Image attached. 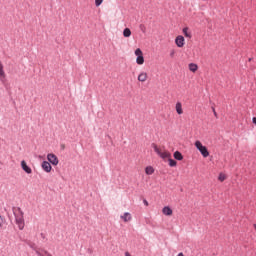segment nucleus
Here are the masks:
<instances>
[{
  "mask_svg": "<svg viewBox=\"0 0 256 256\" xmlns=\"http://www.w3.org/2000/svg\"><path fill=\"white\" fill-rule=\"evenodd\" d=\"M12 211L15 217L16 225H18L20 231H23V229H25V218L23 217V210H21L19 207H13Z\"/></svg>",
  "mask_w": 256,
  "mask_h": 256,
  "instance_id": "1",
  "label": "nucleus"
},
{
  "mask_svg": "<svg viewBox=\"0 0 256 256\" xmlns=\"http://www.w3.org/2000/svg\"><path fill=\"white\" fill-rule=\"evenodd\" d=\"M195 147L201 153L202 157H209V150L206 148V146H203V143H201V141L197 140L195 142Z\"/></svg>",
  "mask_w": 256,
  "mask_h": 256,
  "instance_id": "2",
  "label": "nucleus"
},
{
  "mask_svg": "<svg viewBox=\"0 0 256 256\" xmlns=\"http://www.w3.org/2000/svg\"><path fill=\"white\" fill-rule=\"evenodd\" d=\"M152 147H153L155 153H157V155H159V157H161V159H170L171 158V154L167 151L166 152H161L159 147H157V144L152 143Z\"/></svg>",
  "mask_w": 256,
  "mask_h": 256,
  "instance_id": "3",
  "label": "nucleus"
},
{
  "mask_svg": "<svg viewBox=\"0 0 256 256\" xmlns=\"http://www.w3.org/2000/svg\"><path fill=\"white\" fill-rule=\"evenodd\" d=\"M47 160L50 165H54V167H57L59 165V158H57V155L50 153L47 155Z\"/></svg>",
  "mask_w": 256,
  "mask_h": 256,
  "instance_id": "4",
  "label": "nucleus"
},
{
  "mask_svg": "<svg viewBox=\"0 0 256 256\" xmlns=\"http://www.w3.org/2000/svg\"><path fill=\"white\" fill-rule=\"evenodd\" d=\"M175 43L177 45V47L181 48V47H185V37H183V35H179L175 38Z\"/></svg>",
  "mask_w": 256,
  "mask_h": 256,
  "instance_id": "5",
  "label": "nucleus"
},
{
  "mask_svg": "<svg viewBox=\"0 0 256 256\" xmlns=\"http://www.w3.org/2000/svg\"><path fill=\"white\" fill-rule=\"evenodd\" d=\"M41 167L43 171H45V173H51L53 169V166H51V163H49L48 161H43Z\"/></svg>",
  "mask_w": 256,
  "mask_h": 256,
  "instance_id": "6",
  "label": "nucleus"
},
{
  "mask_svg": "<svg viewBox=\"0 0 256 256\" xmlns=\"http://www.w3.org/2000/svg\"><path fill=\"white\" fill-rule=\"evenodd\" d=\"M21 168L25 173H27V175H31V173H33V170L31 169V167H29V165H27V162L25 160L21 161Z\"/></svg>",
  "mask_w": 256,
  "mask_h": 256,
  "instance_id": "7",
  "label": "nucleus"
},
{
  "mask_svg": "<svg viewBox=\"0 0 256 256\" xmlns=\"http://www.w3.org/2000/svg\"><path fill=\"white\" fill-rule=\"evenodd\" d=\"M162 213H163V215H166L167 217H170V215H173V209H171V207H169V206H165L162 209Z\"/></svg>",
  "mask_w": 256,
  "mask_h": 256,
  "instance_id": "8",
  "label": "nucleus"
},
{
  "mask_svg": "<svg viewBox=\"0 0 256 256\" xmlns=\"http://www.w3.org/2000/svg\"><path fill=\"white\" fill-rule=\"evenodd\" d=\"M0 81L5 83V70H3V63L0 61Z\"/></svg>",
  "mask_w": 256,
  "mask_h": 256,
  "instance_id": "9",
  "label": "nucleus"
},
{
  "mask_svg": "<svg viewBox=\"0 0 256 256\" xmlns=\"http://www.w3.org/2000/svg\"><path fill=\"white\" fill-rule=\"evenodd\" d=\"M173 157L176 161H183V154L180 151H175Z\"/></svg>",
  "mask_w": 256,
  "mask_h": 256,
  "instance_id": "10",
  "label": "nucleus"
},
{
  "mask_svg": "<svg viewBox=\"0 0 256 256\" xmlns=\"http://www.w3.org/2000/svg\"><path fill=\"white\" fill-rule=\"evenodd\" d=\"M121 219H123L124 223H128V221H131V213L125 212L123 216H121Z\"/></svg>",
  "mask_w": 256,
  "mask_h": 256,
  "instance_id": "11",
  "label": "nucleus"
},
{
  "mask_svg": "<svg viewBox=\"0 0 256 256\" xmlns=\"http://www.w3.org/2000/svg\"><path fill=\"white\" fill-rule=\"evenodd\" d=\"M176 112L178 115H183V105L181 102L176 103Z\"/></svg>",
  "mask_w": 256,
  "mask_h": 256,
  "instance_id": "12",
  "label": "nucleus"
},
{
  "mask_svg": "<svg viewBox=\"0 0 256 256\" xmlns=\"http://www.w3.org/2000/svg\"><path fill=\"white\" fill-rule=\"evenodd\" d=\"M138 81H140L141 83L147 81V73L142 72L138 75Z\"/></svg>",
  "mask_w": 256,
  "mask_h": 256,
  "instance_id": "13",
  "label": "nucleus"
},
{
  "mask_svg": "<svg viewBox=\"0 0 256 256\" xmlns=\"http://www.w3.org/2000/svg\"><path fill=\"white\" fill-rule=\"evenodd\" d=\"M183 34L185 37H188V39H191V37H193V35L191 34V32H189V28L188 27H184L182 30Z\"/></svg>",
  "mask_w": 256,
  "mask_h": 256,
  "instance_id": "14",
  "label": "nucleus"
},
{
  "mask_svg": "<svg viewBox=\"0 0 256 256\" xmlns=\"http://www.w3.org/2000/svg\"><path fill=\"white\" fill-rule=\"evenodd\" d=\"M188 67H189V71H192V73H195L197 69H199V66L195 63H190Z\"/></svg>",
  "mask_w": 256,
  "mask_h": 256,
  "instance_id": "15",
  "label": "nucleus"
},
{
  "mask_svg": "<svg viewBox=\"0 0 256 256\" xmlns=\"http://www.w3.org/2000/svg\"><path fill=\"white\" fill-rule=\"evenodd\" d=\"M145 173L146 175H153L155 173V168H153L152 166H147L145 168Z\"/></svg>",
  "mask_w": 256,
  "mask_h": 256,
  "instance_id": "16",
  "label": "nucleus"
},
{
  "mask_svg": "<svg viewBox=\"0 0 256 256\" xmlns=\"http://www.w3.org/2000/svg\"><path fill=\"white\" fill-rule=\"evenodd\" d=\"M136 63L137 65H143V63H145V57H143V54L141 56H137Z\"/></svg>",
  "mask_w": 256,
  "mask_h": 256,
  "instance_id": "17",
  "label": "nucleus"
},
{
  "mask_svg": "<svg viewBox=\"0 0 256 256\" xmlns=\"http://www.w3.org/2000/svg\"><path fill=\"white\" fill-rule=\"evenodd\" d=\"M168 163H169V167H177V161L172 159L170 157V159H168Z\"/></svg>",
  "mask_w": 256,
  "mask_h": 256,
  "instance_id": "18",
  "label": "nucleus"
},
{
  "mask_svg": "<svg viewBox=\"0 0 256 256\" xmlns=\"http://www.w3.org/2000/svg\"><path fill=\"white\" fill-rule=\"evenodd\" d=\"M131 35V29L125 28L123 30V37H129Z\"/></svg>",
  "mask_w": 256,
  "mask_h": 256,
  "instance_id": "19",
  "label": "nucleus"
},
{
  "mask_svg": "<svg viewBox=\"0 0 256 256\" xmlns=\"http://www.w3.org/2000/svg\"><path fill=\"white\" fill-rule=\"evenodd\" d=\"M134 53L136 57H140L141 55H143V51L141 50V48H137Z\"/></svg>",
  "mask_w": 256,
  "mask_h": 256,
  "instance_id": "20",
  "label": "nucleus"
},
{
  "mask_svg": "<svg viewBox=\"0 0 256 256\" xmlns=\"http://www.w3.org/2000/svg\"><path fill=\"white\" fill-rule=\"evenodd\" d=\"M139 29H140V31H142V33H146V31H147V28L143 24L139 25Z\"/></svg>",
  "mask_w": 256,
  "mask_h": 256,
  "instance_id": "21",
  "label": "nucleus"
},
{
  "mask_svg": "<svg viewBox=\"0 0 256 256\" xmlns=\"http://www.w3.org/2000/svg\"><path fill=\"white\" fill-rule=\"evenodd\" d=\"M102 4H103V0H95L96 7H101Z\"/></svg>",
  "mask_w": 256,
  "mask_h": 256,
  "instance_id": "22",
  "label": "nucleus"
},
{
  "mask_svg": "<svg viewBox=\"0 0 256 256\" xmlns=\"http://www.w3.org/2000/svg\"><path fill=\"white\" fill-rule=\"evenodd\" d=\"M219 181L223 182L225 181V175L223 174H220L219 177H218Z\"/></svg>",
  "mask_w": 256,
  "mask_h": 256,
  "instance_id": "23",
  "label": "nucleus"
},
{
  "mask_svg": "<svg viewBox=\"0 0 256 256\" xmlns=\"http://www.w3.org/2000/svg\"><path fill=\"white\" fill-rule=\"evenodd\" d=\"M143 204H144L146 207H149V202L147 201V199H144V200H143Z\"/></svg>",
  "mask_w": 256,
  "mask_h": 256,
  "instance_id": "24",
  "label": "nucleus"
},
{
  "mask_svg": "<svg viewBox=\"0 0 256 256\" xmlns=\"http://www.w3.org/2000/svg\"><path fill=\"white\" fill-rule=\"evenodd\" d=\"M252 123H253L254 125H256V117H253V118H252Z\"/></svg>",
  "mask_w": 256,
  "mask_h": 256,
  "instance_id": "25",
  "label": "nucleus"
},
{
  "mask_svg": "<svg viewBox=\"0 0 256 256\" xmlns=\"http://www.w3.org/2000/svg\"><path fill=\"white\" fill-rule=\"evenodd\" d=\"M174 55H175V51H172V52L170 53V57H174Z\"/></svg>",
  "mask_w": 256,
  "mask_h": 256,
  "instance_id": "26",
  "label": "nucleus"
},
{
  "mask_svg": "<svg viewBox=\"0 0 256 256\" xmlns=\"http://www.w3.org/2000/svg\"><path fill=\"white\" fill-rule=\"evenodd\" d=\"M213 109V113L215 115V117H217V112L215 111V108H212Z\"/></svg>",
  "mask_w": 256,
  "mask_h": 256,
  "instance_id": "27",
  "label": "nucleus"
},
{
  "mask_svg": "<svg viewBox=\"0 0 256 256\" xmlns=\"http://www.w3.org/2000/svg\"><path fill=\"white\" fill-rule=\"evenodd\" d=\"M177 256H185V254H183L182 252L178 253Z\"/></svg>",
  "mask_w": 256,
  "mask_h": 256,
  "instance_id": "28",
  "label": "nucleus"
},
{
  "mask_svg": "<svg viewBox=\"0 0 256 256\" xmlns=\"http://www.w3.org/2000/svg\"><path fill=\"white\" fill-rule=\"evenodd\" d=\"M253 227H254V229H255V231H256V224H254Z\"/></svg>",
  "mask_w": 256,
  "mask_h": 256,
  "instance_id": "29",
  "label": "nucleus"
},
{
  "mask_svg": "<svg viewBox=\"0 0 256 256\" xmlns=\"http://www.w3.org/2000/svg\"><path fill=\"white\" fill-rule=\"evenodd\" d=\"M252 58H249V61H251Z\"/></svg>",
  "mask_w": 256,
  "mask_h": 256,
  "instance_id": "30",
  "label": "nucleus"
}]
</instances>
